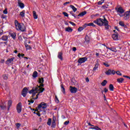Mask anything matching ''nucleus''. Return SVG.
Returning <instances> with one entry per match:
<instances>
[{"instance_id": "de8ad7c7", "label": "nucleus", "mask_w": 130, "mask_h": 130, "mask_svg": "<svg viewBox=\"0 0 130 130\" xmlns=\"http://www.w3.org/2000/svg\"><path fill=\"white\" fill-rule=\"evenodd\" d=\"M85 38H86L85 41L88 43L90 41V40H89V37L88 36H86L85 37Z\"/></svg>"}, {"instance_id": "e433bc0d", "label": "nucleus", "mask_w": 130, "mask_h": 130, "mask_svg": "<svg viewBox=\"0 0 130 130\" xmlns=\"http://www.w3.org/2000/svg\"><path fill=\"white\" fill-rule=\"evenodd\" d=\"M0 107L1 109H3V110L6 109L7 108V106L6 105H0Z\"/></svg>"}, {"instance_id": "412c9836", "label": "nucleus", "mask_w": 130, "mask_h": 130, "mask_svg": "<svg viewBox=\"0 0 130 130\" xmlns=\"http://www.w3.org/2000/svg\"><path fill=\"white\" fill-rule=\"evenodd\" d=\"M107 49H109V50H111V51H113V52H116V48H113V47H106Z\"/></svg>"}, {"instance_id": "774afa93", "label": "nucleus", "mask_w": 130, "mask_h": 130, "mask_svg": "<svg viewBox=\"0 0 130 130\" xmlns=\"http://www.w3.org/2000/svg\"><path fill=\"white\" fill-rule=\"evenodd\" d=\"M123 124L124 125V126H125V127H127V125H126V124H125L124 122H123Z\"/></svg>"}, {"instance_id": "58836bf2", "label": "nucleus", "mask_w": 130, "mask_h": 130, "mask_svg": "<svg viewBox=\"0 0 130 130\" xmlns=\"http://www.w3.org/2000/svg\"><path fill=\"white\" fill-rule=\"evenodd\" d=\"M87 24H88V26H91L92 27H96V25H94V24L93 23H89Z\"/></svg>"}, {"instance_id": "5fc2aeb1", "label": "nucleus", "mask_w": 130, "mask_h": 130, "mask_svg": "<svg viewBox=\"0 0 130 130\" xmlns=\"http://www.w3.org/2000/svg\"><path fill=\"white\" fill-rule=\"evenodd\" d=\"M4 14H5V15H7V14H8V10L7 9H6L4 11H3Z\"/></svg>"}, {"instance_id": "a878e982", "label": "nucleus", "mask_w": 130, "mask_h": 130, "mask_svg": "<svg viewBox=\"0 0 130 130\" xmlns=\"http://www.w3.org/2000/svg\"><path fill=\"white\" fill-rule=\"evenodd\" d=\"M119 25H120V26H121V27H123L124 28H126V25L124 24V23H123V22L122 21H120L119 22Z\"/></svg>"}, {"instance_id": "20e7f679", "label": "nucleus", "mask_w": 130, "mask_h": 130, "mask_svg": "<svg viewBox=\"0 0 130 130\" xmlns=\"http://www.w3.org/2000/svg\"><path fill=\"white\" fill-rule=\"evenodd\" d=\"M87 123H88V125H89V126H93V127H89V129H95V130H102L101 129V128L98 127V126H94L93 124H91V123L89 122H87Z\"/></svg>"}, {"instance_id": "2f4dec72", "label": "nucleus", "mask_w": 130, "mask_h": 130, "mask_svg": "<svg viewBox=\"0 0 130 130\" xmlns=\"http://www.w3.org/2000/svg\"><path fill=\"white\" fill-rule=\"evenodd\" d=\"M106 84H107V80H104L101 83V85L103 86V87H105V86H106Z\"/></svg>"}, {"instance_id": "0e129e2a", "label": "nucleus", "mask_w": 130, "mask_h": 130, "mask_svg": "<svg viewBox=\"0 0 130 130\" xmlns=\"http://www.w3.org/2000/svg\"><path fill=\"white\" fill-rule=\"evenodd\" d=\"M70 4V2H66L65 3L63 4L64 6H66V5H69Z\"/></svg>"}, {"instance_id": "7c9ffc66", "label": "nucleus", "mask_w": 130, "mask_h": 130, "mask_svg": "<svg viewBox=\"0 0 130 130\" xmlns=\"http://www.w3.org/2000/svg\"><path fill=\"white\" fill-rule=\"evenodd\" d=\"M2 40H3V41H8V36H3L2 37Z\"/></svg>"}, {"instance_id": "a211bd4d", "label": "nucleus", "mask_w": 130, "mask_h": 130, "mask_svg": "<svg viewBox=\"0 0 130 130\" xmlns=\"http://www.w3.org/2000/svg\"><path fill=\"white\" fill-rule=\"evenodd\" d=\"M57 57L59 59L61 60H63V58H62V52H59L58 53Z\"/></svg>"}, {"instance_id": "79ce46f5", "label": "nucleus", "mask_w": 130, "mask_h": 130, "mask_svg": "<svg viewBox=\"0 0 130 130\" xmlns=\"http://www.w3.org/2000/svg\"><path fill=\"white\" fill-rule=\"evenodd\" d=\"M83 30H84V27H79L78 28V31H79V32H81V31H83Z\"/></svg>"}, {"instance_id": "13d9d810", "label": "nucleus", "mask_w": 130, "mask_h": 130, "mask_svg": "<svg viewBox=\"0 0 130 130\" xmlns=\"http://www.w3.org/2000/svg\"><path fill=\"white\" fill-rule=\"evenodd\" d=\"M70 24H71V25H72V26H76V23L72 22V21H70L69 22Z\"/></svg>"}, {"instance_id": "6e6d98bb", "label": "nucleus", "mask_w": 130, "mask_h": 130, "mask_svg": "<svg viewBox=\"0 0 130 130\" xmlns=\"http://www.w3.org/2000/svg\"><path fill=\"white\" fill-rule=\"evenodd\" d=\"M70 123V121H66L64 122L65 125H68Z\"/></svg>"}, {"instance_id": "c756f323", "label": "nucleus", "mask_w": 130, "mask_h": 130, "mask_svg": "<svg viewBox=\"0 0 130 130\" xmlns=\"http://www.w3.org/2000/svg\"><path fill=\"white\" fill-rule=\"evenodd\" d=\"M25 48H26V50H30L32 49V47L31 46H29L27 44H25Z\"/></svg>"}, {"instance_id": "9d476101", "label": "nucleus", "mask_w": 130, "mask_h": 130, "mask_svg": "<svg viewBox=\"0 0 130 130\" xmlns=\"http://www.w3.org/2000/svg\"><path fill=\"white\" fill-rule=\"evenodd\" d=\"M70 91L71 93H73L75 94L77 93V92H78V88L71 86L70 87Z\"/></svg>"}, {"instance_id": "2eb2a0df", "label": "nucleus", "mask_w": 130, "mask_h": 130, "mask_svg": "<svg viewBox=\"0 0 130 130\" xmlns=\"http://www.w3.org/2000/svg\"><path fill=\"white\" fill-rule=\"evenodd\" d=\"M14 59H15V57L8 58L6 61V63H7V64H10V63H11L12 61H14Z\"/></svg>"}, {"instance_id": "5701e85b", "label": "nucleus", "mask_w": 130, "mask_h": 130, "mask_svg": "<svg viewBox=\"0 0 130 130\" xmlns=\"http://www.w3.org/2000/svg\"><path fill=\"white\" fill-rule=\"evenodd\" d=\"M87 14V11H83L81 13H80V14L77 15V17H83V16H85Z\"/></svg>"}, {"instance_id": "4c0bfd02", "label": "nucleus", "mask_w": 130, "mask_h": 130, "mask_svg": "<svg viewBox=\"0 0 130 130\" xmlns=\"http://www.w3.org/2000/svg\"><path fill=\"white\" fill-rule=\"evenodd\" d=\"M55 125H56V123L54 121H52L51 126L52 127H55Z\"/></svg>"}, {"instance_id": "49530a36", "label": "nucleus", "mask_w": 130, "mask_h": 130, "mask_svg": "<svg viewBox=\"0 0 130 130\" xmlns=\"http://www.w3.org/2000/svg\"><path fill=\"white\" fill-rule=\"evenodd\" d=\"M104 66H105V67H106L107 68H108L109 67V64H108V63L106 62H104L103 63Z\"/></svg>"}, {"instance_id": "c85d7f7f", "label": "nucleus", "mask_w": 130, "mask_h": 130, "mask_svg": "<svg viewBox=\"0 0 130 130\" xmlns=\"http://www.w3.org/2000/svg\"><path fill=\"white\" fill-rule=\"evenodd\" d=\"M26 13V11L25 10H23L22 12L20 13V16L22 17V18H24L25 17V14Z\"/></svg>"}, {"instance_id": "6e6552de", "label": "nucleus", "mask_w": 130, "mask_h": 130, "mask_svg": "<svg viewBox=\"0 0 130 130\" xmlns=\"http://www.w3.org/2000/svg\"><path fill=\"white\" fill-rule=\"evenodd\" d=\"M28 93V88L27 87H24L22 89L21 95L23 96V97H25L27 96V94Z\"/></svg>"}, {"instance_id": "9b49d317", "label": "nucleus", "mask_w": 130, "mask_h": 130, "mask_svg": "<svg viewBox=\"0 0 130 130\" xmlns=\"http://www.w3.org/2000/svg\"><path fill=\"white\" fill-rule=\"evenodd\" d=\"M129 15H130V11H126L124 14V20H128V19H129Z\"/></svg>"}, {"instance_id": "603ef678", "label": "nucleus", "mask_w": 130, "mask_h": 130, "mask_svg": "<svg viewBox=\"0 0 130 130\" xmlns=\"http://www.w3.org/2000/svg\"><path fill=\"white\" fill-rule=\"evenodd\" d=\"M16 125L17 128H19L21 126V123H17L16 124Z\"/></svg>"}, {"instance_id": "cd10ccee", "label": "nucleus", "mask_w": 130, "mask_h": 130, "mask_svg": "<svg viewBox=\"0 0 130 130\" xmlns=\"http://www.w3.org/2000/svg\"><path fill=\"white\" fill-rule=\"evenodd\" d=\"M32 14H33V17L34 19H38V15H37L36 12L35 11H34L32 12Z\"/></svg>"}, {"instance_id": "864d4df0", "label": "nucleus", "mask_w": 130, "mask_h": 130, "mask_svg": "<svg viewBox=\"0 0 130 130\" xmlns=\"http://www.w3.org/2000/svg\"><path fill=\"white\" fill-rule=\"evenodd\" d=\"M34 89H33V88L31 89V90H30L29 92H28V93H29V94H32L33 93H34Z\"/></svg>"}, {"instance_id": "8fccbe9b", "label": "nucleus", "mask_w": 130, "mask_h": 130, "mask_svg": "<svg viewBox=\"0 0 130 130\" xmlns=\"http://www.w3.org/2000/svg\"><path fill=\"white\" fill-rule=\"evenodd\" d=\"M44 87V84L43 83H41V84L40 85H39L38 88H40V89L43 88V87Z\"/></svg>"}, {"instance_id": "338daca9", "label": "nucleus", "mask_w": 130, "mask_h": 130, "mask_svg": "<svg viewBox=\"0 0 130 130\" xmlns=\"http://www.w3.org/2000/svg\"><path fill=\"white\" fill-rule=\"evenodd\" d=\"M85 80H86V82L87 83L89 82V78H86L85 79Z\"/></svg>"}, {"instance_id": "a19ab883", "label": "nucleus", "mask_w": 130, "mask_h": 130, "mask_svg": "<svg viewBox=\"0 0 130 130\" xmlns=\"http://www.w3.org/2000/svg\"><path fill=\"white\" fill-rule=\"evenodd\" d=\"M104 1L105 0H101V1H99L98 3V5H101L102 4H103V3H104Z\"/></svg>"}, {"instance_id": "f8f14e48", "label": "nucleus", "mask_w": 130, "mask_h": 130, "mask_svg": "<svg viewBox=\"0 0 130 130\" xmlns=\"http://www.w3.org/2000/svg\"><path fill=\"white\" fill-rule=\"evenodd\" d=\"M115 10H117V13H119L120 14H123L124 13V10L122 7H119L118 9L115 8Z\"/></svg>"}, {"instance_id": "a18cd8bd", "label": "nucleus", "mask_w": 130, "mask_h": 130, "mask_svg": "<svg viewBox=\"0 0 130 130\" xmlns=\"http://www.w3.org/2000/svg\"><path fill=\"white\" fill-rule=\"evenodd\" d=\"M71 15H72V16H73V17H74V18H77V16H76V15H75V14H74V13L73 12V11H70V12Z\"/></svg>"}, {"instance_id": "ea45409f", "label": "nucleus", "mask_w": 130, "mask_h": 130, "mask_svg": "<svg viewBox=\"0 0 130 130\" xmlns=\"http://www.w3.org/2000/svg\"><path fill=\"white\" fill-rule=\"evenodd\" d=\"M3 78L4 80H8V76L6 74L3 75Z\"/></svg>"}, {"instance_id": "f3484780", "label": "nucleus", "mask_w": 130, "mask_h": 130, "mask_svg": "<svg viewBox=\"0 0 130 130\" xmlns=\"http://www.w3.org/2000/svg\"><path fill=\"white\" fill-rule=\"evenodd\" d=\"M13 104V101L12 100H9L8 102V110H10V108H11V107L12 106Z\"/></svg>"}, {"instance_id": "f257e3e1", "label": "nucleus", "mask_w": 130, "mask_h": 130, "mask_svg": "<svg viewBox=\"0 0 130 130\" xmlns=\"http://www.w3.org/2000/svg\"><path fill=\"white\" fill-rule=\"evenodd\" d=\"M103 18H104V19L102 18L96 19V20L93 21V23L96 24L98 26H100V27L105 26V29L106 30H108L109 27H110V25H108V20L105 18V16H103Z\"/></svg>"}, {"instance_id": "0eeeda50", "label": "nucleus", "mask_w": 130, "mask_h": 130, "mask_svg": "<svg viewBox=\"0 0 130 130\" xmlns=\"http://www.w3.org/2000/svg\"><path fill=\"white\" fill-rule=\"evenodd\" d=\"M47 107V104L44 102H42L39 106H38V109H40V108H42V109H45Z\"/></svg>"}, {"instance_id": "f704fd0d", "label": "nucleus", "mask_w": 130, "mask_h": 130, "mask_svg": "<svg viewBox=\"0 0 130 130\" xmlns=\"http://www.w3.org/2000/svg\"><path fill=\"white\" fill-rule=\"evenodd\" d=\"M48 125H51V118H49L47 122Z\"/></svg>"}, {"instance_id": "bb28decb", "label": "nucleus", "mask_w": 130, "mask_h": 130, "mask_svg": "<svg viewBox=\"0 0 130 130\" xmlns=\"http://www.w3.org/2000/svg\"><path fill=\"white\" fill-rule=\"evenodd\" d=\"M38 82H39V84H43V83H44V78H39Z\"/></svg>"}, {"instance_id": "09e8293b", "label": "nucleus", "mask_w": 130, "mask_h": 130, "mask_svg": "<svg viewBox=\"0 0 130 130\" xmlns=\"http://www.w3.org/2000/svg\"><path fill=\"white\" fill-rule=\"evenodd\" d=\"M63 15H64V17H69V14L67 12H62Z\"/></svg>"}, {"instance_id": "37998d69", "label": "nucleus", "mask_w": 130, "mask_h": 130, "mask_svg": "<svg viewBox=\"0 0 130 130\" xmlns=\"http://www.w3.org/2000/svg\"><path fill=\"white\" fill-rule=\"evenodd\" d=\"M116 74L118 76H122V74H121V73H120V72H119V71H117V72H116Z\"/></svg>"}, {"instance_id": "aec40b11", "label": "nucleus", "mask_w": 130, "mask_h": 130, "mask_svg": "<svg viewBox=\"0 0 130 130\" xmlns=\"http://www.w3.org/2000/svg\"><path fill=\"white\" fill-rule=\"evenodd\" d=\"M99 67V62H96V63L95 64L94 67L93 68L92 71L93 72H95L97 69H98Z\"/></svg>"}, {"instance_id": "4be33fe9", "label": "nucleus", "mask_w": 130, "mask_h": 130, "mask_svg": "<svg viewBox=\"0 0 130 130\" xmlns=\"http://www.w3.org/2000/svg\"><path fill=\"white\" fill-rule=\"evenodd\" d=\"M65 31H66V32H69V33H71L73 32V29L70 27H66L65 28Z\"/></svg>"}, {"instance_id": "3c124183", "label": "nucleus", "mask_w": 130, "mask_h": 130, "mask_svg": "<svg viewBox=\"0 0 130 130\" xmlns=\"http://www.w3.org/2000/svg\"><path fill=\"white\" fill-rule=\"evenodd\" d=\"M1 18L2 19H5V20H7V15H2Z\"/></svg>"}, {"instance_id": "052dcab7", "label": "nucleus", "mask_w": 130, "mask_h": 130, "mask_svg": "<svg viewBox=\"0 0 130 130\" xmlns=\"http://www.w3.org/2000/svg\"><path fill=\"white\" fill-rule=\"evenodd\" d=\"M55 120H56V117H55V116H53V120H52V121L55 122Z\"/></svg>"}, {"instance_id": "6ab92c4d", "label": "nucleus", "mask_w": 130, "mask_h": 130, "mask_svg": "<svg viewBox=\"0 0 130 130\" xmlns=\"http://www.w3.org/2000/svg\"><path fill=\"white\" fill-rule=\"evenodd\" d=\"M124 81V79L122 78H117V83H119V84H121L123 83V81Z\"/></svg>"}, {"instance_id": "7ed1b4c3", "label": "nucleus", "mask_w": 130, "mask_h": 130, "mask_svg": "<svg viewBox=\"0 0 130 130\" xmlns=\"http://www.w3.org/2000/svg\"><path fill=\"white\" fill-rule=\"evenodd\" d=\"M39 85H37L36 86H34L32 87V89H34V92H38L39 91V93H43L44 91H45V89L44 88H40Z\"/></svg>"}, {"instance_id": "bf43d9fd", "label": "nucleus", "mask_w": 130, "mask_h": 130, "mask_svg": "<svg viewBox=\"0 0 130 130\" xmlns=\"http://www.w3.org/2000/svg\"><path fill=\"white\" fill-rule=\"evenodd\" d=\"M18 39L20 41H23V38H22V37L21 36H20L19 37H18Z\"/></svg>"}, {"instance_id": "69168bd1", "label": "nucleus", "mask_w": 130, "mask_h": 130, "mask_svg": "<svg viewBox=\"0 0 130 130\" xmlns=\"http://www.w3.org/2000/svg\"><path fill=\"white\" fill-rule=\"evenodd\" d=\"M73 51H76L77 50V48L74 47L73 48Z\"/></svg>"}, {"instance_id": "dca6fc26", "label": "nucleus", "mask_w": 130, "mask_h": 130, "mask_svg": "<svg viewBox=\"0 0 130 130\" xmlns=\"http://www.w3.org/2000/svg\"><path fill=\"white\" fill-rule=\"evenodd\" d=\"M113 40L116 41L118 40V34H114L112 36Z\"/></svg>"}, {"instance_id": "1a4fd4ad", "label": "nucleus", "mask_w": 130, "mask_h": 130, "mask_svg": "<svg viewBox=\"0 0 130 130\" xmlns=\"http://www.w3.org/2000/svg\"><path fill=\"white\" fill-rule=\"evenodd\" d=\"M105 74H107L108 76L110 75H115L116 74V72L114 70H112L111 69H109L108 71L105 72Z\"/></svg>"}, {"instance_id": "473e14b6", "label": "nucleus", "mask_w": 130, "mask_h": 130, "mask_svg": "<svg viewBox=\"0 0 130 130\" xmlns=\"http://www.w3.org/2000/svg\"><path fill=\"white\" fill-rule=\"evenodd\" d=\"M70 8H71V9H72L73 12H74V13H76V12H77V8H76V7H75V6H74L73 5H70Z\"/></svg>"}, {"instance_id": "e2e57ef3", "label": "nucleus", "mask_w": 130, "mask_h": 130, "mask_svg": "<svg viewBox=\"0 0 130 130\" xmlns=\"http://www.w3.org/2000/svg\"><path fill=\"white\" fill-rule=\"evenodd\" d=\"M102 8H103V9H107L108 8V5L105 6L104 5Z\"/></svg>"}, {"instance_id": "423d86ee", "label": "nucleus", "mask_w": 130, "mask_h": 130, "mask_svg": "<svg viewBox=\"0 0 130 130\" xmlns=\"http://www.w3.org/2000/svg\"><path fill=\"white\" fill-rule=\"evenodd\" d=\"M16 110L18 113L22 112V103H19L16 106Z\"/></svg>"}, {"instance_id": "72a5a7b5", "label": "nucleus", "mask_w": 130, "mask_h": 130, "mask_svg": "<svg viewBox=\"0 0 130 130\" xmlns=\"http://www.w3.org/2000/svg\"><path fill=\"white\" fill-rule=\"evenodd\" d=\"M38 76V73L37 71H35L32 74L33 78H37Z\"/></svg>"}, {"instance_id": "f03ea898", "label": "nucleus", "mask_w": 130, "mask_h": 130, "mask_svg": "<svg viewBox=\"0 0 130 130\" xmlns=\"http://www.w3.org/2000/svg\"><path fill=\"white\" fill-rule=\"evenodd\" d=\"M15 25L16 28L18 31H21V32H26V27H25V24H24V23H19L18 20H15Z\"/></svg>"}, {"instance_id": "c9c22d12", "label": "nucleus", "mask_w": 130, "mask_h": 130, "mask_svg": "<svg viewBox=\"0 0 130 130\" xmlns=\"http://www.w3.org/2000/svg\"><path fill=\"white\" fill-rule=\"evenodd\" d=\"M55 102H56V103H59V100H58L57 95L55 96Z\"/></svg>"}, {"instance_id": "b1692460", "label": "nucleus", "mask_w": 130, "mask_h": 130, "mask_svg": "<svg viewBox=\"0 0 130 130\" xmlns=\"http://www.w3.org/2000/svg\"><path fill=\"white\" fill-rule=\"evenodd\" d=\"M109 89L110 91H114V86H113V84H110L109 86Z\"/></svg>"}, {"instance_id": "39448f33", "label": "nucleus", "mask_w": 130, "mask_h": 130, "mask_svg": "<svg viewBox=\"0 0 130 130\" xmlns=\"http://www.w3.org/2000/svg\"><path fill=\"white\" fill-rule=\"evenodd\" d=\"M88 60V58L87 57H83L79 58L78 62V63H80V64H82V63H84V62H86Z\"/></svg>"}, {"instance_id": "393cba45", "label": "nucleus", "mask_w": 130, "mask_h": 130, "mask_svg": "<svg viewBox=\"0 0 130 130\" xmlns=\"http://www.w3.org/2000/svg\"><path fill=\"white\" fill-rule=\"evenodd\" d=\"M60 87H61V90L62 93L63 94H66V88H64V87L63 86V84H61L60 85Z\"/></svg>"}, {"instance_id": "c03bdc74", "label": "nucleus", "mask_w": 130, "mask_h": 130, "mask_svg": "<svg viewBox=\"0 0 130 130\" xmlns=\"http://www.w3.org/2000/svg\"><path fill=\"white\" fill-rule=\"evenodd\" d=\"M38 93V92H37V91H34V92L32 93V94L31 97H32V98H34V97H35V96L36 95V93Z\"/></svg>"}, {"instance_id": "4d7b16f0", "label": "nucleus", "mask_w": 130, "mask_h": 130, "mask_svg": "<svg viewBox=\"0 0 130 130\" xmlns=\"http://www.w3.org/2000/svg\"><path fill=\"white\" fill-rule=\"evenodd\" d=\"M88 23H85L84 24V25H83V27L84 28V29H85V28H86V27H88Z\"/></svg>"}, {"instance_id": "ddd939ff", "label": "nucleus", "mask_w": 130, "mask_h": 130, "mask_svg": "<svg viewBox=\"0 0 130 130\" xmlns=\"http://www.w3.org/2000/svg\"><path fill=\"white\" fill-rule=\"evenodd\" d=\"M18 6H19L21 9H24V8H25V5L24 3L21 2L20 0H18Z\"/></svg>"}, {"instance_id": "4468645a", "label": "nucleus", "mask_w": 130, "mask_h": 130, "mask_svg": "<svg viewBox=\"0 0 130 130\" xmlns=\"http://www.w3.org/2000/svg\"><path fill=\"white\" fill-rule=\"evenodd\" d=\"M9 35L13 40H16V38H17V34L16 32L10 33Z\"/></svg>"}, {"instance_id": "680f3d73", "label": "nucleus", "mask_w": 130, "mask_h": 130, "mask_svg": "<svg viewBox=\"0 0 130 130\" xmlns=\"http://www.w3.org/2000/svg\"><path fill=\"white\" fill-rule=\"evenodd\" d=\"M104 91L105 93H107V92H108V89L106 88H105L104 89Z\"/></svg>"}]
</instances>
